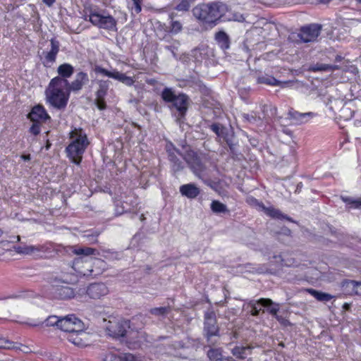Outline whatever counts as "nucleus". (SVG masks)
<instances>
[{
    "mask_svg": "<svg viewBox=\"0 0 361 361\" xmlns=\"http://www.w3.org/2000/svg\"><path fill=\"white\" fill-rule=\"evenodd\" d=\"M69 143L66 147V157L75 165H80L83 154L90 144L87 135L80 127H74L68 133Z\"/></svg>",
    "mask_w": 361,
    "mask_h": 361,
    "instance_id": "f257e3e1",
    "label": "nucleus"
},
{
    "mask_svg": "<svg viewBox=\"0 0 361 361\" xmlns=\"http://www.w3.org/2000/svg\"><path fill=\"white\" fill-rule=\"evenodd\" d=\"M65 82L59 78H53L45 90L47 104L58 110L65 109L68 103L70 90Z\"/></svg>",
    "mask_w": 361,
    "mask_h": 361,
    "instance_id": "f03ea898",
    "label": "nucleus"
},
{
    "mask_svg": "<svg viewBox=\"0 0 361 361\" xmlns=\"http://www.w3.org/2000/svg\"><path fill=\"white\" fill-rule=\"evenodd\" d=\"M223 4L219 2L201 4L192 9L194 16L204 25L213 27L223 15Z\"/></svg>",
    "mask_w": 361,
    "mask_h": 361,
    "instance_id": "7ed1b4c3",
    "label": "nucleus"
},
{
    "mask_svg": "<svg viewBox=\"0 0 361 361\" xmlns=\"http://www.w3.org/2000/svg\"><path fill=\"white\" fill-rule=\"evenodd\" d=\"M82 16L85 21H89L99 29L108 31L117 30V20L112 16L102 15L91 5L85 6Z\"/></svg>",
    "mask_w": 361,
    "mask_h": 361,
    "instance_id": "20e7f679",
    "label": "nucleus"
},
{
    "mask_svg": "<svg viewBox=\"0 0 361 361\" xmlns=\"http://www.w3.org/2000/svg\"><path fill=\"white\" fill-rule=\"evenodd\" d=\"M161 97L166 103H171L178 111V119H185L190 105L189 97L183 93L180 92L176 94L174 91L170 87H165L161 93Z\"/></svg>",
    "mask_w": 361,
    "mask_h": 361,
    "instance_id": "39448f33",
    "label": "nucleus"
},
{
    "mask_svg": "<svg viewBox=\"0 0 361 361\" xmlns=\"http://www.w3.org/2000/svg\"><path fill=\"white\" fill-rule=\"evenodd\" d=\"M17 252L20 254L29 255L35 258H49L55 254L54 244L46 242L36 245L18 246Z\"/></svg>",
    "mask_w": 361,
    "mask_h": 361,
    "instance_id": "423d86ee",
    "label": "nucleus"
},
{
    "mask_svg": "<svg viewBox=\"0 0 361 361\" xmlns=\"http://www.w3.org/2000/svg\"><path fill=\"white\" fill-rule=\"evenodd\" d=\"M104 322L106 334L115 338L124 337L130 328L129 321L117 317L110 316Z\"/></svg>",
    "mask_w": 361,
    "mask_h": 361,
    "instance_id": "0eeeda50",
    "label": "nucleus"
},
{
    "mask_svg": "<svg viewBox=\"0 0 361 361\" xmlns=\"http://www.w3.org/2000/svg\"><path fill=\"white\" fill-rule=\"evenodd\" d=\"M188 167L198 178H202L206 170L200 154L194 150H187L183 156Z\"/></svg>",
    "mask_w": 361,
    "mask_h": 361,
    "instance_id": "6e6552de",
    "label": "nucleus"
},
{
    "mask_svg": "<svg viewBox=\"0 0 361 361\" xmlns=\"http://www.w3.org/2000/svg\"><path fill=\"white\" fill-rule=\"evenodd\" d=\"M96 83L97 87L94 93V104L100 111L105 110L107 108L105 98L108 94L111 81L109 80H97Z\"/></svg>",
    "mask_w": 361,
    "mask_h": 361,
    "instance_id": "1a4fd4ad",
    "label": "nucleus"
},
{
    "mask_svg": "<svg viewBox=\"0 0 361 361\" xmlns=\"http://www.w3.org/2000/svg\"><path fill=\"white\" fill-rule=\"evenodd\" d=\"M94 72L110 78L117 80L127 86H132L135 82L133 78L127 76L126 74L120 73L116 69L113 71H110L100 66H96L94 68Z\"/></svg>",
    "mask_w": 361,
    "mask_h": 361,
    "instance_id": "9d476101",
    "label": "nucleus"
},
{
    "mask_svg": "<svg viewBox=\"0 0 361 361\" xmlns=\"http://www.w3.org/2000/svg\"><path fill=\"white\" fill-rule=\"evenodd\" d=\"M82 321L75 314H68L61 318L59 329L69 334L78 329L82 328Z\"/></svg>",
    "mask_w": 361,
    "mask_h": 361,
    "instance_id": "9b49d317",
    "label": "nucleus"
},
{
    "mask_svg": "<svg viewBox=\"0 0 361 361\" xmlns=\"http://www.w3.org/2000/svg\"><path fill=\"white\" fill-rule=\"evenodd\" d=\"M321 30V25L317 24H310L300 28L298 37L303 42H314L320 35Z\"/></svg>",
    "mask_w": 361,
    "mask_h": 361,
    "instance_id": "f8f14e48",
    "label": "nucleus"
},
{
    "mask_svg": "<svg viewBox=\"0 0 361 361\" xmlns=\"http://www.w3.org/2000/svg\"><path fill=\"white\" fill-rule=\"evenodd\" d=\"M109 288L104 283H93L86 289L87 295L92 299L98 300L108 295Z\"/></svg>",
    "mask_w": 361,
    "mask_h": 361,
    "instance_id": "ddd939ff",
    "label": "nucleus"
},
{
    "mask_svg": "<svg viewBox=\"0 0 361 361\" xmlns=\"http://www.w3.org/2000/svg\"><path fill=\"white\" fill-rule=\"evenodd\" d=\"M51 49L44 53L42 63L44 66L50 68L56 61L59 52L60 43L58 40L52 38L50 40Z\"/></svg>",
    "mask_w": 361,
    "mask_h": 361,
    "instance_id": "4468645a",
    "label": "nucleus"
},
{
    "mask_svg": "<svg viewBox=\"0 0 361 361\" xmlns=\"http://www.w3.org/2000/svg\"><path fill=\"white\" fill-rule=\"evenodd\" d=\"M27 118L32 122L45 123L48 120H51V116L47 113L46 109L42 104H37L34 106L30 112L27 115Z\"/></svg>",
    "mask_w": 361,
    "mask_h": 361,
    "instance_id": "2eb2a0df",
    "label": "nucleus"
},
{
    "mask_svg": "<svg viewBox=\"0 0 361 361\" xmlns=\"http://www.w3.org/2000/svg\"><path fill=\"white\" fill-rule=\"evenodd\" d=\"M254 77L256 78L257 84H264L269 86H280L284 87L285 85L289 83L288 81H280L275 78L273 75L264 74L263 75L261 71H256L254 73Z\"/></svg>",
    "mask_w": 361,
    "mask_h": 361,
    "instance_id": "dca6fc26",
    "label": "nucleus"
},
{
    "mask_svg": "<svg viewBox=\"0 0 361 361\" xmlns=\"http://www.w3.org/2000/svg\"><path fill=\"white\" fill-rule=\"evenodd\" d=\"M87 333L82 330V328L78 329L69 334H66L68 341L78 347L87 345Z\"/></svg>",
    "mask_w": 361,
    "mask_h": 361,
    "instance_id": "f3484780",
    "label": "nucleus"
},
{
    "mask_svg": "<svg viewBox=\"0 0 361 361\" xmlns=\"http://www.w3.org/2000/svg\"><path fill=\"white\" fill-rule=\"evenodd\" d=\"M341 288L348 295L361 296V281L345 279L341 282Z\"/></svg>",
    "mask_w": 361,
    "mask_h": 361,
    "instance_id": "a211bd4d",
    "label": "nucleus"
},
{
    "mask_svg": "<svg viewBox=\"0 0 361 361\" xmlns=\"http://www.w3.org/2000/svg\"><path fill=\"white\" fill-rule=\"evenodd\" d=\"M204 329L208 337L216 336L219 333V327L214 312L206 313L204 315Z\"/></svg>",
    "mask_w": 361,
    "mask_h": 361,
    "instance_id": "6ab92c4d",
    "label": "nucleus"
},
{
    "mask_svg": "<svg viewBox=\"0 0 361 361\" xmlns=\"http://www.w3.org/2000/svg\"><path fill=\"white\" fill-rule=\"evenodd\" d=\"M249 306L251 307L250 314L252 316L257 317L259 314L262 309L259 307H271L274 305V302L269 298H260L257 300H252L249 302Z\"/></svg>",
    "mask_w": 361,
    "mask_h": 361,
    "instance_id": "aec40b11",
    "label": "nucleus"
},
{
    "mask_svg": "<svg viewBox=\"0 0 361 361\" xmlns=\"http://www.w3.org/2000/svg\"><path fill=\"white\" fill-rule=\"evenodd\" d=\"M57 73L58 75L55 78L63 80L66 82L65 85L69 86L68 78H71L74 73V67L70 63H64L59 66Z\"/></svg>",
    "mask_w": 361,
    "mask_h": 361,
    "instance_id": "412c9836",
    "label": "nucleus"
},
{
    "mask_svg": "<svg viewBox=\"0 0 361 361\" xmlns=\"http://www.w3.org/2000/svg\"><path fill=\"white\" fill-rule=\"evenodd\" d=\"M55 297L61 300H68L75 297L74 290L67 285H62L55 288Z\"/></svg>",
    "mask_w": 361,
    "mask_h": 361,
    "instance_id": "4be33fe9",
    "label": "nucleus"
},
{
    "mask_svg": "<svg viewBox=\"0 0 361 361\" xmlns=\"http://www.w3.org/2000/svg\"><path fill=\"white\" fill-rule=\"evenodd\" d=\"M88 80L87 74L80 71L77 73L75 79L72 81L71 83L69 82L68 90H70V91H78L82 88L83 85L88 82Z\"/></svg>",
    "mask_w": 361,
    "mask_h": 361,
    "instance_id": "5701e85b",
    "label": "nucleus"
},
{
    "mask_svg": "<svg viewBox=\"0 0 361 361\" xmlns=\"http://www.w3.org/2000/svg\"><path fill=\"white\" fill-rule=\"evenodd\" d=\"M180 192L182 195L190 199L195 198L200 192V188L195 184L188 183L180 187Z\"/></svg>",
    "mask_w": 361,
    "mask_h": 361,
    "instance_id": "b1692460",
    "label": "nucleus"
},
{
    "mask_svg": "<svg viewBox=\"0 0 361 361\" xmlns=\"http://www.w3.org/2000/svg\"><path fill=\"white\" fill-rule=\"evenodd\" d=\"M264 212L269 217L274 219L286 220L290 222H293L291 217L286 214H283L279 209L274 207H269L265 208Z\"/></svg>",
    "mask_w": 361,
    "mask_h": 361,
    "instance_id": "393cba45",
    "label": "nucleus"
},
{
    "mask_svg": "<svg viewBox=\"0 0 361 361\" xmlns=\"http://www.w3.org/2000/svg\"><path fill=\"white\" fill-rule=\"evenodd\" d=\"M215 40L221 49L226 50L229 49L231 44L230 39L224 31L217 32L215 34Z\"/></svg>",
    "mask_w": 361,
    "mask_h": 361,
    "instance_id": "a878e982",
    "label": "nucleus"
},
{
    "mask_svg": "<svg viewBox=\"0 0 361 361\" xmlns=\"http://www.w3.org/2000/svg\"><path fill=\"white\" fill-rule=\"evenodd\" d=\"M252 349L250 345L235 346L232 349V354L238 359L244 360L251 354Z\"/></svg>",
    "mask_w": 361,
    "mask_h": 361,
    "instance_id": "bb28decb",
    "label": "nucleus"
},
{
    "mask_svg": "<svg viewBox=\"0 0 361 361\" xmlns=\"http://www.w3.org/2000/svg\"><path fill=\"white\" fill-rule=\"evenodd\" d=\"M169 160L171 163L172 169L174 172H178L183 169V161L177 157L174 152H169Z\"/></svg>",
    "mask_w": 361,
    "mask_h": 361,
    "instance_id": "cd10ccee",
    "label": "nucleus"
},
{
    "mask_svg": "<svg viewBox=\"0 0 361 361\" xmlns=\"http://www.w3.org/2000/svg\"><path fill=\"white\" fill-rule=\"evenodd\" d=\"M307 292L312 295L318 301L321 302H327L334 298V296L329 293L319 291L313 288L307 289Z\"/></svg>",
    "mask_w": 361,
    "mask_h": 361,
    "instance_id": "c85d7f7f",
    "label": "nucleus"
},
{
    "mask_svg": "<svg viewBox=\"0 0 361 361\" xmlns=\"http://www.w3.org/2000/svg\"><path fill=\"white\" fill-rule=\"evenodd\" d=\"M288 114L291 118L295 120L297 123L307 122L308 118L312 117L313 116L312 112L300 113L296 111H290Z\"/></svg>",
    "mask_w": 361,
    "mask_h": 361,
    "instance_id": "c756f323",
    "label": "nucleus"
},
{
    "mask_svg": "<svg viewBox=\"0 0 361 361\" xmlns=\"http://www.w3.org/2000/svg\"><path fill=\"white\" fill-rule=\"evenodd\" d=\"M341 69L338 65H330L317 63L311 67V70L314 72L317 71H334Z\"/></svg>",
    "mask_w": 361,
    "mask_h": 361,
    "instance_id": "7c9ffc66",
    "label": "nucleus"
},
{
    "mask_svg": "<svg viewBox=\"0 0 361 361\" xmlns=\"http://www.w3.org/2000/svg\"><path fill=\"white\" fill-rule=\"evenodd\" d=\"M211 209L214 213H229V210L226 205L219 200H213L211 203Z\"/></svg>",
    "mask_w": 361,
    "mask_h": 361,
    "instance_id": "2f4dec72",
    "label": "nucleus"
},
{
    "mask_svg": "<svg viewBox=\"0 0 361 361\" xmlns=\"http://www.w3.org/2000/svg\"><path fill=\"white\" fill-rule=\"evenodd\" d=\"M142 0H131L128 1V8L133 16L139 14L142 11Z\"/></svg>",
    "mask_w": 361,
    "mask_h": 361,
    "instance_id": "473e14b6",
    "label": "nucleus"
},
{
    "mask_svg": "<svg viewBox=\"0 0 361 361\" xmlns=\"http://www.w3.org/2000/svg\"><path fill=\"white\" fill-rule=\"evenodd\" d=\"M183 30V25L179 20H171L170 25L166 27L165 31L172 35H176Z\"/></svg>",
    "mask_w": 361,
    "mask_h": 361,
    "instance_id": "72a5a7b5",
    "label": "nucleus"
},
{
    "mask_svg": "<svg viewBox=\"0 0 361 361\" xmlns=\"http://www.w3.org/2000/svg\"><path fill=\"white\" fill-rule=\"evenodd\" d=\"M246 202L250 207L256 209L258 211L264 212L266 208V206L262 201H259V200L252 196L247 197Z\"/></svg>",
    "mask_w": 361,
    "mask_h": 361,
    "instance_id": "f704fd0d",
    "label": "nucleus"
},
{
    "mask_svg": "<svg viewBox=\"0 0 361 361\" xmlns=\"http://www.w3.org/2000/svg\"><path fill=\"white\" fill-rule=\"evenodd\" d=\"M73 252L76 255L91 256L96 254L97 250L90 247H75Z\"/></svg>",
    "mask_w": 361,
    "mask_h": 361,
    "instance_id": "c9c22d12",
    "label": "nucleus"
},
{
    "mask_svg": "<svg viewBox=\"0 0 361 361\" xmlns=\"http://www.w3.org/2000/svg\"><path fill=\"white\" fill-rule=\"evenodd\" d=\"M279 310V304H274L270 307L268 308L267 312L274 316L277 321H279L281 324H285L287 320L284 319L282 316L278 315V312Z\"/></svg>",
    "mask_w": 361,
    "mask_h": 361,
    "instance_id": "e433bc0d",
    "label": "nucleus"
},
{
    "mask_svg": "<svg viewBox=\"0 0 361 361\" xmlns=\"http://www.w3.org/2000/svg\"><path fill=\"white\" fill-rule=\"evenodd\" d=\"M61 318L55 315H51L48 317L44 321V324L46 326H56L58 329H59Z\"/></svg>",
    "mask_w": 361,
    "mask_h": 361,
    "instance_id": "4c0bfd02",
    "label": "nucleus"
},
{
    "mask_svg": "<svg viewBox=\"0 0 361 361\" xmlns=\"http://www.w3.org/2000/svg\"><path fill=\"white\" fill-rule=\"evenodd\" d=\"M343 202L350 208L358 209L361 207V198L355 200L350 197H343Z\"/></svg>",
    "mask_w": 361,
    "mask_h": 361,
    "instance_id": "58836bf2",
    "label": "nucleus"
},
{
    "mask_svg": "<svg viewBox=\"0 0 361 361\" xmlns=\"http://www.w3.org/2000/svg\"><path fill=\"white\" fill-rule=\"evenodd\" d=\"M195 0H180V3L178 4L175 9L178 11H188L191 6V4L193 3Z\"/></svg>",
    "mask_w": 361,
    "mask_h": 361,
    "instance_id": "ea45409f",
    "label": "nucleus"
},
{
    "mask_svg": "<svg viewBox=\"0 0 361 361\" xmlns=\"http://www.w3.org/2000/svg\"><path fill=\"white\" fill-rule=\"evenodd\" d=\"M171 310L169 306L167 307H154L150 309L149 312L156 316H163L168 314Z\"/></svg>",
    "mask_w": 361,
    "mask_h": 361,
    "instance_id": "a19ab883",
    "label": "nucleus"
},
{
    "mask_svg": "<svg viewBox=\"0 0 361 361\" xmlns=\"http://www.w3.org/2000/svg\"><path fill=\"white\" fill-rule=\"evenodd\" d=\"M207 356L210 360L218 361L222 357V354L219 349H210L207 353Z\"/></svg>",
    "mask_w": 361,
    "mask_h": 361,
    "instance_id": "79ce46f5",
    "label": "nucleus"
},
{
    "mask_svg": "<svg viewBox=\"0 0 361 361\" xmlns=\"http://www.w3.org/2000/svg\"><path fill=\"white\" fill-rule=\"evenodd\" d=\"M104 361H123V354L117 355L113 353H109L105 355Z\"/></svg>",
    "mask_w": 361,
    "mask_h": 361,
    "instance_id": "37998d69",
    "label": "nucleus"
},
{
    "mask_svg": "<svg viewBox=\"0 0 361 361\" xmlns=\"http://www.w3.org/2000/svg\"><path fill=\"white\" fill-rule=\"evenodd\" d=\"M81 259L80 258H76L74 259L73 261V267L74 269L80 274V275H82V276H90V275H92V271L93 270L92 269H87V271H80V270H77V267H78V264L81 262Z\"/></svg>",
    "mask_w": 361,
    "mask_h": 361,
    "instance_id": "c03bdc74",
    "label": "nucleus"
},
{
    "mask_svg": "<svg viewBox=\"0 0 361 361\" xmlns=\"http://www.w3.org/2000/svg\"><path fill=\"white\" fill-rule=\"evenodd\" d=\"M243 117L245 121L250 123H255L260 120V117L257 116L255 112H252L251 114H244Z\"/></svg>",
    "mask_w": 361,
    "mask_h": 361,
    "instance_id": "a18cd8bd",
    "label": "nucleus"
},
{
    "mask_svg": "<svg viewBox=\"0 0 361 361\" xmlns=\"http://www.w3.org/2000/svg\"><path fill=\"white\" fill-rule=\"evenodd\" d=\"M41 124L40 122H32L31 127L30 128V132L34 135H38L40 133Z\"/></svg>",
    "mask_w": 361,
    "mask_h": 361,
    "instance_id": "49530a36",
    "label": "nucleus"
},
{
    "mask_svg": "<svg viewBox=\"0 0 361 361\" xmlns=\"http://www.w3.org/2000/svg\"><path fill=\"white\" fill-rule=\"evenodd\" d=\"M14 346L13 343L0 337V349H11Z\"/></svg>",
    "mask_w": 361,
    "mask_h": 361,
    "instance_id": "de8ad7c7",
    "label": "nucleus"
},
{
    "mask_svg": "<svg viewBox=\"0 0 361 361\" xmlns=\"http://www.w3.org/2000/svg\"><path fill=\"white\" fill-rule=\"evenodd\" d=\"M137 197H133V200H130V207H126L124 205L123 206V209H126V211H131V210H134V209H136L137 208Z\"/></svg>",
    "mask_w": 361,
    "mask_h": 361,
    "instance_id": "09e8293b",
    "label": "nucleus"
},
{
    "mask_svg": "<svg viewBox=\"0 0 361 361\" xmlns=\"http://www.w3.org/2000/svg\"><path fill=\"white\" fill-rule=\"evenodd\" d=\"M123 361H138L135 356L130 353L123 354Z\"/></svg>",
    "mask_w": 361,
    "mask_h": 361,
    "instance_id": "8fccbe9b",
    "label": "nucleus"
},
{
    "mask_svg": "<svg viewBox=\"0 0 361 361\" xmlns=\"http://www.w3.org/2000/svg\"><path fill=\"white\" fill-rule=\"evenodd\" d=\"M210 129L217 135V136H220L221 135V131H220V127H219V124L218 123H212L211 126H210Z\"/></svg>",
    "mask_w": 361,
    "mask_h": 361,
    "instance_id": "3c124183",
    "label": "nucleus"
},
{
    "mask_svg": "<svg viewBox=\"0 0 361 361\" xmlns=\"http://www.w3.org/2000/svg\"><path fill=\"white\" fill-rule=\"evenodd\" d=\"M146 82L149 85L154 86L157 83V81L154 78H149L146 80Z\"/></svg>",
    "mask_w": 361,
    "mask_h": 361,
    "instance_id": "603ef678",
    "label": "nucleus"
},
{
    "mask_svg": "<svg viewBox=\"0 0 361 361\" xmlns=\"http://www.w3.org/2000/svg\"><path fill=\"white\" fill-rule=\"evenodd\" d=\"M42 1L48 6H51L56 1V0H42Z\"/></svg>",
    "mask_w": 361,
    "mask_h": 361,
    "instance_id": "864d4df0",
    "label": "nucleus"
},
{
    "mask_svg": "<svg viewBox=\"0 0 361 361\" xmlns=\"http://www.w3.org/2000/svg\"><path fill=\"white\" fill-rule=\"evenodd\" d=\"M232 357H224L223 356L218 361H232Z\"/></svg>",
    "mask_w": 361,
    "mask_h": 361,
    "instance_id": "5fc2aeb1",
    "label": "nucleus"
},
{
    "mask_svg": "<svg viewBox=\"0 0 361 361\" xmlns=\"http://www.w3.org/2000/svg\"><path fill=\"white\" fill-rule=\"evenodd\" d=\"M343 56H341V55H336L335 57V61L341 62L343 60Z\"/></svg>",
    "mask_w": 361,
    "mask_h": 361,
    "instance_id": "6e6d98bb",
    "label": "nucleus"
},
{
    "mask_svg": "<svg viewBox=\"0 0 361 361\" xmlns=\"http://www.w3.org/2000/svg\"><path fill=\"white\" fill-rule=\"evenodd\" d=\"M22 159H24V160H30V154H27V155H22Z\"/></svg>",
    "mask_w": 361,
    "mask_h": 361,
    "instance_id": "4d7b16f0",
    "label": "nucleus"
},
{
    "mask_svg": "<svg viewBox=\"0 0 361 361\" xmlns=\"http://www.w3.org/2000/svg\"><path fill=\"white\" fill-rule=\"evenodd\" d=\"M322 3H328L330 1V0H319Z\"/></svg>",
    "mask_w": 361,
    "mask_h": 361,
    "instance_id": "13d9d810",
    "label": "nucleus"
},
{
    "mask_svg": "<svg viewBox=\"0 0 361 361\" xmlns=\"http://www.w3.org/2000/svg\"><path fill=\"white\" fill-rule=\"evenodd\" d=\"M176 152L178 154H180V151H179V150L176 149Z\"/></svg>",
    "mask_w": 361,
    "mask_h": 361,
    "instance_id": "bf43d9fd",
    "label": "nucleus"
},
{
    "mask_svg": "<svg viewBox=\"0 0 361 361\" xmlns=\"http://www.w3.org/2000/svg\"><path fill=\"white\" fill-rule=\"evenodd\" d=\"M358 3L361 4V0H356Z\"/></svg>",
    "mask_w": 361,
    "mask_h": 361,
    "instance_id": "052dcab7",
    "label": "nucleus"
},
{
    "mask_svg": "<svg viewBox=\"0 0 361 361\" xmlns=\"http://www.w3.org/2000/svg\"><path fill=\"white\" fill-rule=\"evenodd\" d=\"M123 204H128V202H127V201H124V202H123Z\"/></svg>",
    "mask_w": 361,
    "mask_h": 361,
    "instance_id": "680f3d73",
    "label": "nucleus"
},
{
    "mask_svg": "<svg viewBox=\"0 0 361 361\" xmlns=\"http://www.w3.org/2000/svg\"><path fill=\"white\" fill-rule=\"evenodd\" d=\"M232 361H235L234 360H233Z\"/></svg>",
    "mask_w": 361,
    "mask_h": 361,
    "instance_id": "e2e57ef3",
    "label": "nucleus"
}]
</instances>
